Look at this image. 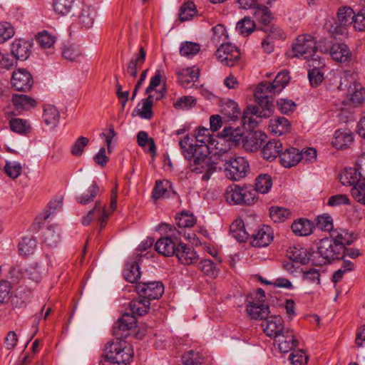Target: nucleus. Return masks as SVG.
Wrapping results in <instances>:
<instances>
[{"instance_id": "obj_1", "label": "nucleus", "mask_w": 365, "mask_h": 365, "mask_svg": "<svg viewBox=\"0 0 365 365\" xmlns=\"http://www.w3.org/2000/svg\"><path fill=\"white\" fill-rule=\"evenodd\" d=\"M182 153L190 161L189 168L193 173L203 174L202 180H208L217 170V164L209 156L208 147L206 145H193L190 143L188 136L184 137L179 142Z\"/></svg>"}, {"instance_id": "obj_2", "label": "nucleus", "mask_w": 365, "mask_h": 365, "mask_svg": "<svg viewBox=\"0 0 365 365\" xmlns=\"http://www.w3.org/2000/svg\"><path fill=\"white\" fill-rule=\"evenodd\" d=\"M225 176L232 180L237 181L245 178L249 170V164L243 157L232 155L226 151L222 155Z\"/></svg>"}, {"instance_id": "obj_3", "label": "nucleus", "mask_w": 365, "mask_h": 365, "mask_svg": "<svg viewBox=\"0 0 365 365\" xmlns=\"http://www.w3.org/2000/svg\"><path fill=\"white\" fill-rule=\"evenodd\" d=\"M133 355L132 346L121 339H116L115 341L108 342L105 347L106 358L112 363H129Z\"/></svg>"}, {"instance_id": "obj_4", "label": "nucleus", "mask_w": 365, "mask_h": 365, "mask_svg": "<svg viewBox=\"0 0 365 365\" xmlns=\"http://www.w3.org/2000/svg\"><path fill=\"white\" fill-rule=\"evenodd\" d=\"M276 93H277L275 92L270 82H262L257 87L255 92V101L263 108L259 113L260 116L264 118L270 117L274 110L272 96Z\"/></svg>"}, {"instance_id": "obj_5", "label": "nucleus", "mask_w": 365, "mask_h": 365, "mask_svg": "<svg viewBox=\"0 0 365 365\" xmlns=\"http://www.w3.org/2000/svg\"><path fill=\"white\" fill-rule=\"evenodd\" d=\"M315 39L310 35L299 36L292 43V49L288 53L289 57L308 59L316 53L317 47Z\"/></svg>"}, {"instance_id": "obj_6", "label": "nucleus", "mask_w": 365, "mask_h": 365, "mask_svg": "<svg viewBox=\"0 0 365 365\" xmlns=\"http://www.w3.org/2000/svg\"><path fill=\"white\" fill-rule=\"evenodd\" d=\"M338 21L327 22L326 26L332 34L343 35L346 33L347 26L353 24L354 10L349 6H343L338 10Z\"/></svg>"}, {"instance_id": "obj_7", "label": "nucleus", "mask_w": 365, "mask_h": 365, "mask_svg": "<svg viewBox=\"0 0 365 365\" xmlns=\"http://www.w3.org/2000/svg\"><path fill=\"white\" fill-rule=\"evenodd\" d=\"M129 288L134 289L139 295L149 302L158 299L164 292V287L160 282H140Z\"/></svg>"}, {"instance_id": "obj_8", "label": "nucleus", "mask_w": 365, "mask_h": 365, "mask_svg": "<svg viewBox=\"0 0 365 365\" xmlns=\"http://www.w3.org/2000/svg\"><path fill=\"white\" fill-rule=\"evenodd\" d=\"M357 163L360 171L355 168H349L341 173L340 181L344 185L354 187L361 180V176L365 177V153L359 158Z\"/></svg>"}, {"instance_id": "obj_9", "label": "nucleus", "mask_w": 365, "mask_h": 365, "mask_svg": "<svg viewBox=\"0 0 365 365\" xmlns=\"http://www.w3.org/2000/svg\"><path fill=\"white\" fill-rule=\"evenodd\" d=\"M215 56L222 64L232 67L238 62L240 53L232 44L222 43L216 51Z\"/></svg>"}, {"instance_id": "obj_10", "label": "nucleus", "mask_w": 365, "mask_h": 365, "mask_svg": "<svg viewBox=\"0 0 365 365\" xmlns=\"http://www.w3.org/2000/svg\"><path fill=\"white\" fill-rule=\"evenodd\" d=\"M136 324V319L129 313H125L115 323L113 327V334L118 339L126 338L129 335V331Z\"/></svg>"}, {"instance_id": "obj_11", "label": "nucleus", "mask_w": 365, "mask_h": 365, "mask_svg": "<svg viewBox=\"0 0 365 365\" xmlns=\"http://www.w3.org/2000/svg\"><path fill=\"white\" fill-rule=\"evenodd\" d=\"M261 325L266 335L273 339L277 337L286 329L284 321L279 315L267 316Z\"/></svg>"}, {"instance_id": "obj_12", "label": "nucleus", "mask_w": 365, "mask_h": 365, "mask_svg": "<svg viewBox=\"0 0 365 365\" xmlns=\"http://www.w3.org/2000/svg\"><path fill=\"white\" fill-rule=\"evenodd\" d=\"M339 246L335 245L332 238L326 237L319 242L317 245L318 252L323 259L330 262L339 258L341 251Z\"/></svg>"}, {"instance_id": "obj_13", "label": "nucleus", "mask_w": 365, "mask_h": 365, "mask_svg": "<svg viewBox=\"0 0 365 365\" xmlns=\"http://www.w3.org/2000/svg\"><path fill=\"white\" fill-rule=\"evenodd\" d=\"M11 84L17 91H26L33 85L32 76L26 69L19 68L13 72Z\"/></svg>"}, {"instance_id": "obj_14", "label": "nucleus", "mask_w": 365, "mask_h": 365, "mask_svg": "<svg viewBox=\"0 0 365 365\" xmlns=\"http://www.w3.org/2000/svg\"><path fill=\"white\" fill-rule=\"evenodd\" d=\"M354 140V133L347 128L338 129L334 132L331 144L337 150L349 148Z\"/></svg>"}, {"instance_id": "obj_15", "label": "nucleus", "mask_w": 365, "mask_h": 365, "mask_svg": "<svg viewBox=\"0 0 365 365\" xmlns=\"http://www.w3.org/2000/svg\"><path fill=\"white\" fill-rule=\"evenodd\" d=\"M274 339V345L283 353H287L297 346V341L292 329H286Z\"/></svg>"}, {"instance_id": "obj_16", "label": "nucleus", "mask_w": 365, "mask_h": 365, "mask_svg": "<svg viewBox=\"0 0 365 365\" xmlns=\"http://www.w3.org/2000/svg\"><path fill=\"white\" fill-rule=\"evenodd\" d=\"M108 216L109 213L106 211L101 203L98 202L96 203L95 207L90 210L88 215L83 218L82 223L84 225H88L92 220L96 219L100 223L101 228H103Z\"/></svg>"}, {"instance_id": "obj_17", "label": "nucleus", "mask_w": 365, "mask_h": 365, "mask_svg": "<svg viewBox=\"0 0 365 365\" xmlns=\"http://www.w3.org/2000/svg\"><path fill=\"white\" fill-rule=\"evenodd\" d=\"M178 80L184 88H190L192 83L197 81L200 70L196 66L182 68L178 72Z\"/></svg>"}, {"instance_id": "obj_18", "label": "nucleus", "mask_w": 365, "mask_h": 365, "mask_svg": "<svg viewBox=\"0 0 365 365\" xmlns=\"http://www.w3.org/2000/svg\"><path fill=\"white\" fill-rule=\"evenodd\" d=\"M175 255L182 264L186 265L196 262L199 257L191 246L181 243L178 244Z\"/></svg>"}, {"instance_id": "obj_19", "label": "nucleus", "mask_w": 365, "mask_h": 365, "mask_svg": "<svg viewBox=\"0 0 365 365\" xmlns=\"http://www.w3.org/2000/svg\"><path fill=\"white\" fill-rule=\"evenodd\" d=\"M333 81L339 91L349 89L356 82V74L351 71H336L333 74Z\"/></svg>"}, {"instance_id": "obj_20", "label": "nucleus", "mask_w": 365, "mask_h": 365, "mask_svg": "<svg viewBox=\"0 0 365 365\" xmlns=\"http://www.w3.org/2000/svg\"><path fill=\"white\" fill-rule=\"evenodd\" d=\"M273 239L272 231L269 226H263L255 231L252 235V245L254 247H266Z\"/></svg>"}, {"instance_id": "obj_21", "label": "nucleus", "mask_w": 365, "mask_h": 365, "mask_svg": "<svg viewBox=\"0 0 365 365\" xmlns=\"http://www.w3.org/2000/svg\"><path fill=\"white\" fill-rule=\"evenodd\" d=\"M266 138L267 135L261 132L250 133L242 140L243 148L247 151L255 152L261 148Z\"/></svg>"}, {"instance_id": "obj_22", "label": "nucleus", "mask_w": 365, "mask_h": 365, "mask_svg": "<svg viewBox=\"0 0 365 365\" xmlns=\"http://www.w3.org/2000/svg\"><path fill=\"white\" fill-rule=\"evenodd\" d=\"M155 250L166 257L173 256L176 254L178 247L176 242L170 238L165 237L159 239L155 245Z\"/></svg>"}, {"instance_id": "obj_23", "label": "nucleus", "mask_w": 365, "mask_h": 365, "mask_svg": "<svg viewBox=\"0 0 365 365\" xmlns=\"http://www.w3.org/2000/svg\"><path fill=\"white\" fill-rule=\"evenodd\" d=\"M330 55L333 60L345 63L351 60V52L345 43H334L330 48Z\"/></svg>"}, {"instance_id": "obj_24", "label": "nucleus", "mask_w": 365, "mask_h": 365, "mask_svg": "<svg viewBox=\"0 0 365 365\" xmlns=\"http://www.w3.org/2000/svg\"><path fill=\"white\" fill-rule=\"evenodd\" d=\"M280 162L284 168H291L302 160L299 150L295 148H289L280 153Z\"/></svg>"}, {"instance_id": "obj_25", "label": "nucleus", "mask_w": 365, "mask_h": 365, "mask_svg": "<svg viewBox=\"0 0 365 365\" xmlns=\"http://www.w3.org/2000/svg\"><path fill=\"white\" fill-rule=\"evenodd\" d=\"M269 129L276 135H282L289 132L290 123L284 117H277L269 120Z\"/></svg>"}, {"instance_id": "obj_26", "label": "nucleus", "mask_w": 365, "mask_h": 365, "mask_svg": "<svg viewBox=\"0 0 365 365\" xmlns=\"http://www.w3.org/2000/svg\"><path fill=\"white\" fill-rule=\"evenodd\" d=\"M31 45L24 40H15L11 44V53L16 59L24 61L30 55Z\"/></svg>"}, {"instance_id": "obj_27", "label": "nucleus", "mask_w": 365, "mask_h": 365, "mask_svg": "<svg viewBox=\"0 0 365 365\" xmlns=\"http://www.w3.org/2000/svg\"><path fill=\"white\" fill-rule=\"evenodd\" d=\"M150 303L149 300L143 298L140 295L137 299L132 300L129 304L130 315L134 316L135 319L137 316H143L146 314L150 309Z\"/></svg>"}, {"instance_id": "obj_28", "label": "nucleus", "mask_w": 365, "mask_h": 365, "mask_svg": "<svg viewBox=\"0 0 365 365\" xmlns=\"http://www.w3.org/2000/svg\"><path fill=\"white\" fill-rule=\"evenodd\" d=\"M282 150V143L279 140H269L262 148V157L267 160L275 159Z\"/></svg>"}, {"instance_id": "obj_29", "label": "nucleus", "mask_w": 365, "mask_h": 365, "mask_svg": "<svg viewBox=\"0 0 365 365\" xmlns=\"http://www.w3.org/2000/svg\"><path fill=\"white\" fill-rule=\"evenodd\" d=\"M221 113L227 120L235 121L240 116V110L237 103L230 99L225 100L221 105Z\"/></svg>"}, {"instance_id": "obj_30", "label": "nucleus", "mask_w": 365, "mask_h": 365, "mask_svg": "<svg viewBox=\"0 0 365 365\" xmlns=\"http://www.w3.org/2000/svg\"><path fill=\"white\" fill-rule=\"evenodd\" d=\"M146 53L143 47L139 49V53L130 60L126 66L127 73L133 78L137 76L138 69L141 68L145 62Z\"/></svg>"}, {"instance_id": "obj_31", "label": "nucleus", "mask_w": 365, "mask_h": 365, "mask_svg": "<svg viewBox=\"0 0 365 365\" xmlns=\"http://www.w3.org/2000/svg\"><path fill=\"white\" fill-rule=\"evenodd\" d=\"M60 118V113L58 109L52 105L44 106L43 120L46 125L53 129L56 127Z\"/></svg>"}, {"instance_id": "obj_32", "label": "nucleus", "mask_w": 365, "mask_h": 365, "mask_svg": "<svg viewBox=\"0 0 365 365\" xmlns=\"http://www.w3.org/2000/svg\"><path fill=\"white\" fill-rule=\"evenodd\" d=\"M247 312L249 316L254 319H265L269 313L268 306L259 302L247 304Z\"/></svg>"}, {"instance_id": "obj_33", "label": "nucleus", "mask_w": 365, "mask_h": 365, "mask_svg": "<svg viewBox=\"0 0 365 365\" xmlns=\"http://www.w3.org/2000/svg\"><path fill=\"white\" fill-rule=\"evenodd\" d=\"M349 99L354 106L361 105L365 101V88L356 82L348 89Z\"/></svg>"}, {"instance_id": "obj_34", "label": "nucleus", "mask_w": 365, "mask_h": 365, "mask_svg": "<svg viewBox=\"0 0 365 365\" xmlns=\"http://www.w3.org/2000/svg\"><path fill=\"white\" fill-rule=\"evenodd\" d=\"M43 242L49 247H56L61 240L60 228L57 225H50L43 234Z\"/></svg>"}, {"instance_id": "obj_35", "label": "nucleus", "mask_w": 365, "mask_h": 365, "mask_svg": "<svg viewBox=\"0 0 365 365\" xmlns=\"http://www.w3.org/2000/svg\"><path fill=\"white\" fill-rule=\"evenodd\" d=\"M225 197L227 202L231 205L242 204V187L232 185L226 188Z\"/></svg>"}, {"instance_id": "obj_36", "label": "nucleus", "mask_w": 365, "mask_h": 365, "mask_svg": "<svg viewBox=\"0 0 365 365\" xmlns=\"http://www.w3.org/2000/svg\"><path fill=\"white\" fill-rule=\"evenodd\" d=\"M12 102L18 112L29 110L36 106L34 99L24 94H14L12 97Z\"/></svg>"}, {"instance_id": "obj_37", "label": "nucleus", "mask_w": 365, "mask_h": 365, "mask_svg": "<svg viewBox=\"0 0 365 365\" xmlns=\"http://www.w3.org/2000/svg\"><path fill=\"white\" fill-rule=\"evenodd\" d=\"M230 235L238 242H245L249 236L245 228L244 222L241 219L234 221L230 225Z\"/></svg>"}, {"instance_id": "obj_38", "label": "nucleus", "mask_w": 365, "mask_h": 365, "mask_svg": "<svg viewBox=\"0 0 365 365\" xmlns=\"http://www.w3.org/2000/svg\"><path fill=\"white\" fill-rule=\"evenodd\" d=\"M293 232L299 236H307L312 232L313 223L307 219H299L292 225Z\"/></svg>"}, {"instance_id": "obj_39", "label": "nucleus", "mask_w": 365, "mask_h": 365, "mask_svg": "<svg viewBox=\"0 0 365 365\" xmlns=\"http://www.w3.org/2000/svg\"><path fill=\"white\" fill-rule=\"evenodd\" d=\"M172 192L171 185L168 180H158L155 182L152 196L155 199L168 197Z\"/></svg>"}, {"instance_id": "obj_40", "label": "nucleus", "mask_w": 365, "mask_h": 365, "mask_svg": "<svg viewBox=\"0 0 365 365\" xmlns=\"http://www.w3.org/2000/svg\"><path fill=\"white\" fill-rule=\"evenodd\" d=\"M123 276L128 282L132 284V285L137 284L136 282L140 277V267L138 264L135 262L128 263L123 272Z\"/></svg>"}, {"instance_id": "obj_41", "label": "nucleus", "mask_w": 365, "mask_h": 365, "mask_svg": "<svg viewBox=\"0 0 365 365\" xmlns=\"http://www.w3.org/2000/svg\"><path fill=\"white\" fill-rule=\"evenodd\" d=\"M155 95L149 94L148 98L142 101L138 106V115L144 119H150L153 116L152 106Z\"/></svg>"}, {"instance_id": "obj_42", "label": "nucleus", "mask_w": 365, "mask_h": 365, "mask_svg": "<svg viewBox=\"0 0 365 365\" xmlns=\"http://www.w3.org/2000/svg\"><path fill=\"white\" fill-rule=\"evenodd\" d=\"M36 240L34 237H23L19 244V254L22 256L32 255L36 248Z\"/></svg>"}, {"instance_id": "obj_43", "label": "nucleus", "mask_w": 365, "mask_h": 365, "mask_svg": "<svg viewBox=\"0 0 365 365\" xmlns=\"http://www.w3.org/2000/svg\"><path fill=\"white\" fill-rule=\"evenodd\" d=\"M312 254L305 248L294 247L289 252V257L292 261L307 264L309 262Z\"/></svg>"}, {"instance_id": "obj_44", "label": "nucleus", "mask_w": 365, "mask_h": 365, "mask_svg": "<svg viewBox=\"0 0 365 365\" xmlns=\"http://www.w3.org/2000/svg\"><path fill=\"white\" fill-rule=\"evenodd\" d=\"M292 212L289 210L278 206H272L269 209L270 218L274 222H284L291 217Z\"/></svg>"}, {"instance_id": "obj_45", "label": "nucleus", "mask_w": 365, "mask_h": 365, "mask_svg": "<svg viewBox=\"0 0 365 365\" xmlns=\"http://www.w3.org/2000/svg\"><path fill=\"white\" fill-rule=\"evenodd\" d=\"M272 186V178L267 174H261L255 180V187L262 194L267 193Z\"/></svg>"}, {"instance_id": "obj_46", "label": "nucleus", "mask_w": 365, "mask_h": 365, "mask_svg": "<svg viewBox=\"0 0 365 365\" xmlns=\"http://www.w3.org/2000/svg\"><path fill=\"white\" fill-rule=\"evenodd\" d=\"M289 81L290 76L289 72L282 71L278 73L273 82L271 83V85L275 92L279 93L287 86Z\"/></svg>"}, {"instance_id": "obj_47", "label": "nucleus", "mask_w": 365, "mask_h": 365, "mask_svg": "<svg viewBox=\"0 0 365 365\" xmlns=\"http://www.w3.org/2000/svg\"><path fill=\"white\" fill-rule=\"evenodd\" d=\"M23 168L18 161L6 160L4 166V172L6 175L12 179L19 177L22 173Z\"/></svg>"}, {"instance_id": "obj_48", "label": "nucleus", "mask_w": 365, "mask_h": 365, "mask_svg": "<svg viewBox=\"0 0 365 365\" xmlns=\"http://www.w3.org/2000/svg\"><path fill=\"white\" fill-rule=\"evenodd\" d=\"M200 51V44L192 41L182 42L180 48V53L181 56L187 58L192 57L197 54Z\"/></svg>"}, {"instance_id": "obj_49", "label": "nucleus", "mask_w": 365, "mask_h": 365, "mask_svg": "<svg viewBox=\"0 0 365 365\" xmlns=\"http://www.w3.org/2000/svg\"><path fill=\"white\" fill-rule=\"evenodd\" d=\"M255 29V24L250 17L245 16L242 20L239 21L236 25V29L238 32L243 36H248Z\"/></svg>"}, {"instance_id": "obj_50", "label": "nucleus", "mask_w": 365, "mask_h": 365, "mask_svg": "<svg viewBox=\"0 0 365 365\" xmlns=\"http://www.w3.org/2000/svg\"><path fill=\"white\" fill-rule=\"evenodd\" d=\"M36 39L38 44L42 48H49L54 45L56 38L48 31H43L38 34Z\"/></svg>"}, {"instance_id": "obj_51", "label": "nucleus", "mask_w": 365, "mask_h": 365, "mask_svg": "<svg viewBox=\"0 0 365 365\" xmlns=\"http://www.w3.org/2000/svg\"><path fill=\"white\" fill-rule=\"evenodd\" d=\"M199 269L206 275L215 278L219 274V269L210 259L201 260L198 264Z\"/></svg>"}, {"instance_id": "obj_52", "label": "nucleus", "mask_w": 365, "mask_h": 365, "mask_svg": "<svg viewBox=\"0 0 365 365\" xmlns=\"http://www.w3.org/2000/svg\"><path fill=\"white\" fill-rule=\"evenodd\" d=\"M99 192V187L96 182H93L92 185L88 190V193L81 195L76 197V200L81 205H87L93 201Z\"/></svg>"}, {"instance_id": "obj_53", "label": "nucleus", "mask_w": 365, "mask_h": 365, "mask_svg": "<svg viewBox=\"0 0 365 365\" xmlns=\"http://www.w3.org/2000/svg\"><path fill=\"white\" fill-rule=\"evenodd\" d=\"M262 108L257 106H250L247 108V110L243 113L242 115V122L244 124H249L250 126L254 127L257 122L253 120L252 116H250L249 115H253L256 117L264 118L263 116H260L259 113L262 111Z\"/></svg>"}, {"instance_id": "obj_54", "label": "nucleus", "mask_w": 365, "mask_h": 365, "mask_svg": "<svg viewBox=\"0 0 365 365\" xmlns=\"http://www.w3.org/2000/svg\"><path fill=\"white\" fill-rule=\"evenodd\" d=\"M197 13L196 7L193 2L187 1L185 2L180 8V20L181 21H185L190 20Z\"/></svg>"}, {"instance_id": "obj_55", "label": "nucleus", "mask_w": 365, "mask_h": 365, "mask_svg": "<svg viewBox=\"0 0 365 365\" xmlns=\"http://www.w3.org/2000/svg\"><path fill=\"white\" fill-rule=\"evenodd\" d=\"M253 15L257 21L263 24L269 23L272 19V15L269 10L263 6H257L253 11Z\"/></svg>"}, {"instance_id": "obj_56", "label": "nucleus", "mask_w": 365, "mask_h": 365, "mask_svg": "<svg viewBox=\"0 0 365 365\" xmlns=\"http://www.w3.org/2000/svg\"><path fill=\"white\" fill-rule=\"evenodd\" d=\"M257 188L252 186L242 187V204L250 205L254 204L258 198Z\"/></svg>"}, {"instance_id": "obj_57", "label": "nucleus", "mask_w": 365, "mask_h": 365, "mask_svg": "<svg viewBox=\"0 0 365 365\" xmlns=\"http://www.w3.org/2000/svg\"><path fill=\"white\" fill-rule=\"evenodd\" d=\"M73 2L74 0H53V9L61 15H66L71 11Z\"/></svg>"}, {"instance_id": "obj_58", "label": "nucleus", "mask_w": 365, "mask_h": 365, "mask_svg": "<svg viewBox=\"0 0 365 365\" xmlns=\"http://www.w3.org/2000/svg\"><path fill=\"white\" fill-rule=\"evenodd\" d=\"M137 140L139 146L145 148L148 145V150L155 154L156 151L155 145L153 138L148 137V135L145 131H140L137 135Z\"/></svg>"}, {"instance_id": "obj_59", "label": "nucleus", "mask_w": 365, "mask_h": 365, "mask_svg": "<svg viewBox=\"0 0 365 365\" xmlns=\"http://www.w3.org/2000/svg\"><path fill=\"white\" fill-rule=\"evenodd\" d=\"M196 98L190 96H185L178 98L174 103V107L178 110H188L195 106Z\"/></svg>"}, {"instance_id": "obj_60", "label": "nucleus", "mask_w": 365, "mask_h": 365, "mask_svg": "<svg viewBox=\"0 0 365 365\" xmlns=\"http://www.w3.org/2000/svg\"><path fill=\"white\" fill-rule=\"evenodd\" d=\"M62 55L64 58L71 61L78 60L82 55L80 49L73 45H65L63 48Z\"/></svg>"}, {"instance_id": "obj_61", "label": "nucleus", "mask_w": 365, "mask_h": 365, "mask_svg": "<svg viewBox=\"0 0 365 365\" xmlns=\"http://www.w3.org/2000/svg\"><path fill=\"white\" fill-rule=\"evenodd\" d=\"M88 143L89 139L88 138L83 136L78 138L71 147V153L75 156L81 155L83 154L84 148L88 144Z\"/></svg>"}, {"instance_id": "obj_62", "label": "nucleus", "mask_w": 365, "mask_h": 365, "mask_svg": "<svg viewBox=\"0 0 365 365\" xmlns=\"http://www.w3.org/2000/svg\"><path fill=\"white\" fill-rule=\"evenodd\" d=\"M178 226L180 228L190 227L195 225V220L192 215L182 212L176 217Z\"/></svg>"}, {"instance_id": "obj_63", "label": "nucleus", "mask_w": 365, "mask_h": 365, "mask_svg": "<svg viewBox=\"0 0 365 365\" xmlns=\"http://www.w3.org/2000/svg\"><path fill=\"white\" fill-rule=\"evenodd\" d=\"M14 35V29L11 24L4 22L0 24V43H4Z\"/></svg>"}, {"instance_id": "obj_64", "label": "nucleus", "mask_w": 365, "mask_h": 365, "mask_svg": "<svg viewBox=\"0 0 365 365\" xmlns=\"http://www.w3.org/2000/svg\"><path fill=\"white\" fill-rule=\"evenodd\" d=\"M11 129L18 133H25L29 130L27 122L20 118H14L10 120Z\"/></svg>"}]
</instances>
